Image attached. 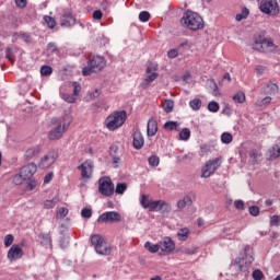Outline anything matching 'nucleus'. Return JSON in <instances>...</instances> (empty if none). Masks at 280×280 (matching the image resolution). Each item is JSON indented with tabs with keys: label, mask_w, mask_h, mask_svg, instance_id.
I'll list each match as a JSON object with an SVG mask.
<instances>
[{
	"label": "nucleus",
	"mask_w": 280,
	"mask_h": 280,
	"mask_svg": "<svg viewBox=\"0 0 280 280\" xmlns=\"http://www.w3.org/2000/svg\"><path fill=\"white\" fill-rule=\"evenodd\" d=\"M160 244V250L163 253H172L174 248H176V245L174 244V241L170 237H165L163 241L159 242Z\"/></svg>",
	"instance_id": "f3484780"
},
{
	"label": "nucleus",
	"mask_w": 280,
	"mask_h": 280,
	"mask_svg": "<svg viewBox=\"0 0 280 280\" xmlns=\"http://www.w3.org/2000/svg\"><path fill=\"white\" fill-rule=\"evenodd\" d=\"M38 166L36 165V163H28L27 165L21 168L20 175L15 176V180H19V178H22L23 180H30L32 176L36 174Z\"/></svg>",
	"instance_id": "ddd939ff"
},
{
	"label": "nucleus",
	"mask_w": 280,
	"mask_h": 280,
	"mask_svg": "<svg viewBox=\"0 0 280 280\" xmlns=\"http://www.w3.org/2000/svg\"><path fill=\"white\" fill-rule=\"evenodd\" d=\"M253 49L262 51V54H276V51H279V46L275 44L272 38L258 35L254 38Z\"/></svg>",
	"instance_id": "f03ea898"
},
{
	"label": "nucleus",
	"mask_w": 280,
	"mask_h": 280,
	"mask_svg": "<svg viewBox=\"0 0 280 280\" xmlns=\"http://www.w3.org/2000/svg\"><path fill=\"white\" fill-rule=\"evenodd\" d=\"M139 21H141V23H148V21H150V12L148 11L140 12Z\"/></svg>",
	"instance_id": "49530a36"
},
{
	"label": "nucleus",
	"mask_w": 280,
	"mask_h": 280,
	"mask_svg": "<svg viewBox=\"0 0 280 280\" xmlns=\"http://www.w3.org/2000/svg\"><path fill=\"white\" fill-rule=\"evenodd\" d=\"M177 237L179 242H187V240L189 238V229L187 228L180 229L177 232Z\"/></svg>",
	"instance_id": "cd10ccee"
},
{
	"label": "nucleus",
	"mask_w": 280,
	"mask_h": 280,
	"mask_svg": "<svg viewBox=\"0 0 280 280\" xmlns=\"http://www.w3.org/2000/svg\"><path fill=\"white\" fill-rule=\"evenodd\" d=\"M58 202H60V199H58V197H54L52 199L45 200L44 209H54L56 205H58Z\"/></svg>",
	"instance_id": "c756f323"
},
{
	"label": "nucleus",
	"mask_w": 280,
	"mask_h": 280,
	"mask_svg": "<svg viewBox=\"0 0 280 280\" xmlns=\"http://www.w3.org/2000/svg\"><path fill=\"white\" fill-rule=\"evenodd\" d=\"M52 179H54V173H48L44 177V183L47 185L48 183H51Z\"/></svg>",
	"instance_id": "338daca9"
},
{
	"label": "nucleus",
	"mask_w": 280,
	"mask_h": 280,
	"mask_svg": "<svg viewBox=\"0 0 280 280\" xmlns=\"http://www.w3.org/2000/svg\"><path fill=\"white\" fill-rule=\"evenodd\" d=\"M234 207L235 209H237L238 211H243L244 209V200L242 199H237L234 201Z\"/></svg>",
	"instance_id": "13d9d810"
},
{
	"label": "nucleus",
	"mask_w": 280,
	"mask_h": 280,
	"mask_svg": "<svg viewBox=\"0 0 280 280\" xmlns=\"http://www.w3.org/2000/svg\"><path fill=\"white\" fill-rule=\"evenodd\" d=\"M233 100L236 104H244L246 102V94H244V92H237L233 96Z\"/></svg>",
	"instance_id": "72a5a7b5"
},
{
	"label": "nucleus",
	"mask_w": 280,
	"mask_h": 280,
	"mask_svg": "<svg viewBox=\"0 0 280 280\" xmlns=\"http://www.w3.org/2000/svg\"><path fill=\"white\" fill-rule=\"evenodd\" d=\"M58 161V150L54 149L47 152L46 155L42 158V160L38 163V167L40 170H49L54 163Z\"/></svg>",
	"instance_id": "9b49d317"
},
{
	"label": "nucleus",
	"mask_w": 280,
	"mask_h": 280,
	"mask_svg": "<svg viewBox=\"0 0 280 280\" xmlns=\"http://www.w3.org/2000/svg\"><path fill=\"white\" fill-rule=\"evenodd\" d=\"M222 160H220V158L208 160L201 170V178H210V176H213V174L220 170Z\"/></svg>",
	"instance_id": "6e6552de"
},
{
	"label": "nucleus",
	"mask_w": 280,
	"mask_h": 280,
	"mask_svg": "<svg viewBox=\"0 0 280 280\" xmlns=\"http://www.w3.org/2000/svg\"><path fill=\"white\" fill-rule=\"evenodd\" d=\"M250 14V10H248V8H243L242 11L236 14L235 16V21L240 22V21H246V19H248Z\"/></svg>",
	"instance_id": "393cba45"
},
{
	"label": "nucleus",
	"mask_w": 280,
	"mask_h": 280,
	"mask_svg": "<svg viewBox=\"0 0 280 280\" xmlns=\"http://www.w3.org/2000/svg\"><path fill=\"white\" fill-rule=\"evenodd\" d=\"M80 91H82V88L80 86V84H78V82L73 83V96L78 97V95L80 94Z\"/></svg>",
	"instance_id": "052dcab7"
},
{
	"label": "nucleus",
	"mask_w": 280,
	"mask_h": 280,
	"mask_svg": "<svg viewBox=\"0 0 280 280\" xmlns=\"http://www.w3.org/2000/svg\"><path fill=\"white\" fill-rule=\"evenodd\" d=\"M93 215V210L89 209V208H83L81 211V217L85 218L86 220H89V218H91Z\"/></svg>",
	"instance_id": "603ef678"
},
{
	"label": "nucleus",
	"mask_w": 280,
	"mask_h": 280,
	"mask_svg": "<svg viewBox=\"0 0 280 280\" xmlns=\"http://www.w3.org/2000/svg\"><path fill=\"white\" fill-rule=\"evenodd\" d=\"M140 205L143 209H149V211H152V206L154 205V200L150 199V196L148 195H141Z\"/></svg>",
	"instance_id": "5701e85b"
},
{
	"label": "nucleus",
	"mask_w": 280,
	"mask_h": 280,
	"mask_svg": "<svg viewBox=\"0 0 280 280\" xmlns=\"http://www.w3.org/2000/svg\"><path fill=\"white\" fill-rule=\"evenodd\" d=\"M144 248L147 250H149V253L154 254V253H159V250H161V245H160V243L151 244L150 242H145L144 243Z\"/></svg>",
	"instance_id": "c85d7f7f"
},
{
	"label": "nucleus",
	"mask_w": 280,
	"mask_h": 280,
	"mask_svg": "<svg viewBox=\"0 0 280 280\" xmlns=\"http://www.w3.org/2000/svg\"><path fill=\"white\" fill-rule=\"evenodd\" d=\"M61 27H73L75 25V18L71 11H65L60 18Z\"/></svg>",
	"instance_id": "dca6fc26"
},
{
	"label": "nucleus",
	"mask_w": 280,
	"mask_h": 280,
	"mask_svg": "<svg viewBox=\"0 0 280 280\" xmlns=\"http://www.w3.org/2000/svg\"><path fill=\"white\" fill-rule=\"evenodd\" d=\"M126 189H128V185L126 183H120L116 185V194H118V196H122V194L126 192Z\"/></svg>",
	"instance_id": "4c0bfd02"
},
{
	"label": "nucleus",
	"mask_w": 280,
	"mask_h": 280,
	"mask_svg": "<svg viewBox=\"0 0 280 280\" xmlns=\"http://www.w3.org/2000/svg\"><path fill=\"white\" fill-rule=\"evenodd\" d=\"M269 159L275 161L276 159H280V142L271 147L268 151Z\"/></svg>",
	"instance_id": "b1692460"
},
{
	"label": "nucleus",
	"mask_w": 280,
	"mask_h": 280,
	"mask_svg": "<svg viewBox=\"0 0 280 280\" xmlns=\"http://www.w3.org/2000/svg\"><path fill=\"white\" fill-rule=\"evenodd\" d=\"M106 67V59L102 56H95L88 63L86 68H83V75H91V73H100Z\"/></svg>",
	"instance_id": "0eeeda50"
},
{
	"label": "nucleus",
	"mask_w": 280,
	"mask_h": 280,
	"mask_svg": "<svg viewBox=\"0 0 280 280\" xmlns=\"http://www.w3.org/2000/svg\"><path fill=\"white\" fill-rule=\"evenodd\" d=\"M208 110L210 113H218L220 110V104L215 101L208 103Z\"/></svg>",
	"instance_id": "58836bf2"
},
{
	"label": "nucleus",
	"mask_w": 280,
	"mask_h": 280,
	"mask_svg": "<svg viewBox=\"0 0 280 280\" xmlns=\"http://www.w3.org/2000/svg\"><path fill=\"white\" fill-rule=\"evenodd\" d=\"M253 261H255V258H253V249L250 246H246L245 257L236 258L234 260L233 268L236 270V272H246L253 265Z\"/></svg>",
	"instance_id": "20e7f679"
},
{
	"label": "nucleus",
	"mask_w": 280,
	"mask_h": 280,
	"mask_svg": "<svg viewBox=\"0 0 280 280\" xmlns=\"http://www.w3.org/2000/svg\"><path fill=\"white\" fill-rule=\"evenodd\" d=\"M259 10L262 14H267L268 16H279V2H277V0L260 1Z\"/></svg>",
	"instance_id": "1a4fd4ad"
},
{
	"label": "nucleus",
	"mask_w": 280,
	"mask_h": 280,
	"mask_svg": "<svg viewBox=\"0 0 280 280\" xmlns=\"http://www.w3.org/2000/svg\"><path fill=\"white\" fill-rule=\"evenodd\" d=\"M78 170L81 172L82 182L86 183L93 176V161L86 160L78 166Z\"/></svg>",
	"instance_id": "4468645a"
},
{
	"label": "nucleus",
	"mask_w": 280,
	"mask_h": 280,
	"mask_svg": "<svg viewBox=\"0 0 280 280\" xmlns=\"http://www.w3.org/2000/svg\"><path fill=\"white\" fill-rule=\"evenodd\" d=\"M91 243L94 246V249L96 250L97 255H110L113 253V248L109 244H107L104 236L100 234H94L91 236Z\"/></svg>",
	"instance_id": "423d86ee"
},
{
	"label": "nucleus",
	"mask_w": 280,
	"mask_h": 280,
	"mask_svg": "<svg viewBox=\"0 0 280 280\" xmlns=\"http://www.w3.org/2000/svg\"><path fill=\"white\" fill-rule=\"evenodd\" d=\"M98 191L102 194V196H106L107 198L109 196H113L115 194V184H113V180L110 177H101L98 180Z\"/></svg>",
	"instance_id": "9d476101"
},
{
	"label": "nucleus",
	"mask_w": 280,
	"mask_h": 280,
	"mask_svg": "<svg viewBox=\"0 0 280 280\" xmlns=\"http://www.w3.org/2000/svg\"><path fill=\"white\" fill-rule=\"evenodd\" d=\"M162 108H163L164 113H172V110H174V101L165 100L162 103Z\"/></svg>",
	"instance_id": "7c9ffc66"
},
{
	"label": "nucleus",
	"mask_w": 280,
	"mask_h": 280,
	"mask_svg": "<svg viewBox=\"0 0 280 280\" xmlns=\"http://www.w3.org/2000/svg\"><path fill=\"white\" fill-rule=\"evenodd\" d=\"M97 222L100 224H115L121 222V214L117 211H107L98 217Z\"/></svg>",
	"instance_id": "f8f14e48"
},
{
	"label": "nucleus",
	"mask_w": 280,
	"mask_h": 280,
	"mask_svg": "<svg viewBox=\"0 0 280 280\" xmlns=\"http://www.w3.org/2000/svg\"><path fill=\"white\" fill-rule=\"evenodd\" d=\"M40 240H43L46 244L51 245V235L49 234H39Z\"/></svg>",
	"instance_id": "680f3d73"
},
{
	"label": "nucleus",
	"mask_w": 280,
	"mask_h": 280,
	"mask_svg": "<svg viewBox=\"0 0 280 280\" xmlns=\"http://www.w3.org/2000/svg\"><path fill=\"white\" fill-rule=\"evenodd\" d=\"M23 257V247L19 244H13L7 254L9 261H16Z\"/></svg>",
	"instance_id": "2eb2a0df"
},
{
	"label": "nucleus",
	"mask_w": 280,
	"mask_h": 280,
	"mask_svg": "<svg viewBox=\"0 0 280 280\" xmlns=\"http://www.w3.org/2000/svg\"><path fill=\"white\" fill-rule=\"evenodd\" d=\"M255 71H256L257 75H264V71H266V67L256 66Z\"/></svg>",
	"instance_id": "774afa93"
},
{
	"label": "nucleus",
	"mask_w": 280,
	"mask_h": 280,
	"mask_svg": "<svg viewBox=\"0 0 280 280\" xmlns=\"http://www.w3.org/2000/svg\"><path fill=\"white\" fill-rule=\"evenodd\" d=\"M71 116L69 114H65L60 118H51V124H57V126L49 131L50 141H58V139H62L65 132L69 130L71 126Z\"/></svg>",
	"instance_id": "f257e3e1"
},
{
	"label": "nucleus",
	"mask_w": 280,
	"mask_h": 280,
	"mask_svg": "<svg viewBox=\"0 0 280 280\" xmlns=\"http://www.w3.org/2000/svg\"><path fill=\"white\" fill-rule=\"evenodd\" d=\"M40 73H42V75H51V73H54V69H51V67L50 66H43L42 68H40Z\"/></svg>",
	"instance_id": "09e8293b"
},
{
	"label": "nucleus",
	"mask_w": 280,
	"mask_h": 280,
	"mask_svg": "<svg viewBox=\"0 0 280 280\" xmlns=\"http://www.w3.org/2000/svg\"><path fill=\"white\" fill-rule=\"evenodd\" d=\"M270 102H272V97L266 96L257 102L258 106H270Z\"/></svg>",
	"instance_id": "8fccbe9b"
},
{
	"label": "nucleus",
	"mask_w": 280,
	"mask_h": 280,
	"mask_svg": "<svg viewBox=\"0 0 280 280\" xmlns=\"http://www.w3.org/2000/svg\"><path fill=\"white\" fill-rule=\"evenodd\" d=\"M171 211H172V206L166 201H164V203H162V210L160 211V213H170Z\"/></svg>",
	"instance_id": "5fc2aeb1"
},
{
	"label": "nucleus",
	"mask_w": 280,
	"mask_h": 280,
	"mask_svg": "<svg viewBox=\"0 0 280 280\" xmlns=\"http://www.w3.org/2000/svg\"><path fill=\"white\" fill-rule=\"evenodd\" d=\"M189 49H191V43H189V40H186L178 46V51H180L182 54H185V51H189Z\"/></svg>",
	"instance_id": "ea45409f"
},
{
	"label": "nucleus",
	"mask_w": 280,
	"mask_h": 280,
	"mask_svg": "<svg viewBox=\"0 0 280 280\" xmlns=\"http://www.w3.org/2000/svg\"><path fill=\"white\" fill-rule=\"evenodd\" d=\"M43 148L40 145H34L28 149H26L24 153L25 161H32V159H35V156H38L40 154Z\"/></svg>",
	"instance_id": "6ab92c4d"
},
{
	"label": "nucleus",
	"mask_w": 280,
	"mask_h": 280,
	"mask_svg": "<svg viewBox=\"0 0 280 280\" xmlns=\"http://www.w3.org/2000/svg\"><path fill=\"white\" fill-rule=\"evenodd\" d=\"M102 16H104V13H102V10H96L93 12V19H95L96 21L102 20Z\"/></svg>",
	"instance_id": "69168bd1"
},
{
	"label": "nucleus",
	"mask_w": 280,
	"mask_h": 280,
	"mask_svg": "<svg viewBox=\"0 0 280 280\" xmlns=\"http://www.w3.org/2000/svg\"><path fill=\"white\" fill-rule=\"evenodd\" d=\"M198 248L197 247H182L180 253L184 255H196Z\"/></svg>",
	"instance_id": "79ce46f5"
},
{
	"label": "nucleus",
	"mask_w": 280,
	"mask_h": 280,
	"mask_svg": "<svg viewBox=\"0 0 280 280\" xmlns=\"http://www.w3.org/2000/svg\"><path fill=\"white\" fill-rule=\"evenodd\" d=\"M178 51H180V50H178V48H177V49H171V50H168V51H167L168 58H178Z\"/></svg>",
	"instance_id": "e2e57ef3"
},
{
	"label": "nucleus",
	"mask_w": 280,
	"mask_h": 280,
	"mask_svg": "<svg viewBox=\"0 0 280 280\" xmlns=\"http://www.w3.org/2000/svg\"><path fill=\"white\" fill-rule=\"evenodd\" d=\"M270 224H271V226H279L280 217L277 215V214L272 215L271 219H270Z\"/></svg>",
	"instance_id": "6e6d98bb"
},
{
	"label": "nucleus",
	"mask_w": 280,
	"mask_h": 280,
	"mask_svg": "<svg viewBox=\"0 0 280 280\" xmlns=\"http://www.w3.org/2000/svg\"><path fill=\"white\" fill-rule=\"evenodd\" d=\"M149 165L150 167H159L160 163H161V159L156 155H151L148 159Z\"/></svg>",
	"instance_id": "f704fd0d"
},
{
	"label": "nucleus",
	"mask_w": 280,
	"mask_h": 280,
	"mask_svg": "<svg viewBox=\"0 0 280 280\" xmlns=\"http://www.w3.org/2000/svg\"><path fill=\"white\" fill-rule=\"evenodd\" d=\"M69 214V209L67 208H60L57 212V218L59 220H65V218H67V215Z\"/></svg>",
	"instance_id": "a18cd8bd"
},
{
	"label": "nucleus",
	"mask_w": 280,
	"mask_h": 280,
	"mask_svg": "<svg viewBox=\"0 0 280 280\" xmlns=\"http://www.w3.org/2000/svg\"><path fill=\"white\" fill-rule=\"evenodd\" d=\"M207 89H209L210 93L214 96L218 97L220 95V90L218 89V83L213 79H209L206 82Z\"/></svg>",
	"instance_id": "4be33fe9"
},
{
	"label": "nucleus",
	"mask_w": 280,
	"mask_h": 280,
	"mask_svg": "<svg viewBox=\"0 0 280 280\" xmlns=\"http://www.w3.org/2000/svg\"><path fill=\"white\" fill-rule=\"evenodd\" d=\"M62 100L65 102H68V104H73V102H75V96L73 94H62Z\"/></svg>",
	"instance_id": "3c124183"
},
{
	"label": "nucleus",
	"mask_w": 280,
	"mask_h": 280,
	"mask_svg": "<svg viewBox=\"0 0 280 280\" xmlns=\"http://www.w3.org/2000/svg\"><path fill=\"white\" fill-rule=\"evenodd\" d=\"M156 132H159V124L156 122V119L151 118L148 121L147 135L148 137H154Z\"/></svg>",
	"instance_id": "412c9836"
},
{
	"label": "nucleus",
	"mask_w": 280,
	"mask_h": 280,
	"mask_svg": "<svg viewBox=\"0 0 280 280\" xmlns=\"http://www.w3.org/2000/svg\"><path fill=\"white\" fill-rule=\"evenodd\" d=\"M191 137V130H189V128H184L180 132H179V140L180 141H189V138Z\"/></svg>",
	"instance_id": "2f4dec72"
},
{
	"label": "nucleus",
	"mask_w": 280,
	"mask_h": 280,
	"mask_svg": "<svg viewBox=\"0 0 280 280\" xmlns=\"http://www.w3.org/2000/svg\"><path fill=\"white\" fill-rule=\"evenodd\" d=\"M47 49L48 51H50V54H54L56 51H58V45H56V43H48L47 45Z\"/></svg>",
	"instance_id": "bf43d9fd"
},
{
	"label": "nucleus",
	"mask_w": 280,
	"mask_h": 280,
	"mask_svg": "<svg viewBox=\"0 0 280 280\" xmlns=\"http://www.w3.org/2000/svg\"><path fill=\"white\" fill-rule=\"evenodd\" d=\"M249 213L254 218H257V215H259V207H257V206L249 207Z\"/></svg>",
	"instance_id": "4d7b16f0"
},
{
	"label": "nucleus",
	"mask_w": 280,
	"mask_h": 280,
	"mask_svg": "<svg viewBox=\"0 0 280 280\" xmlns=\"http://www.w3.org/2000/svg\"><path fill=\"white\" fill-rule=\"evenodd\" d=\"M156 63H149L147 67V73L149 74L144 81L145 82H154L159 78V73H156Z\"/></svg>",
	"instance_id": "aec40b11"
},
{
	"label": "nucleus",
	"mask_w": 280,
	"mask_h": 280,
	"mask_svg": "<svg viewBox=\"0 0 280 280\" xmlns=\"http://www.w3.org/2000/svg\"><path fill=\"white\" fill-rule=\"evenodd\" d=\"M145 145V139L143 138V133H141V130L137 129L133 132V148L135 150H141Z\"/></svg>",
	"instance_id": "a211bd4d"
},
{
	"label": "nucleus",
	"mask_w": 280,
	"mask_h": 280,
	"mask_svg": "<svg viewBox=\"0 0 280 280\" xmlns=\"http://www.w3.org/2000/svg\"><path fill=\"white\" fill-rule=\"evenodd\" d=\"M249 159L250 162L255 165V163L261 159V151L257 149L249 151Z\"/></svg>",
	"instance_id": "bb28decb"
},
{
	"label": "nucleus",
	"mask_w": 280,
	"mask_h": 280,
	"mask_svg": "<svg viewBox=\"0 0 280 280\" xmlns=\"http://www.w3.org/2000/svg\"><path fill=\"white\" fill-rule=\"evenodd\" d=\"M178 121H166L164 124V130H178Z\"/></svg>",
	"instance_id": "e433bc0d"
},
{
	"label": "nucleus",
	"mask_w": 280,
	"mask_h": 280,
	"mask_svg": "<svg viewBox=\"0 0 280 280\" xmlns=\"http://www.w3.org/2000/svg\"><path fill=\"white\" fill-rule=\"evenodd\" d=\"M126 110L114 112L112 113L105 120L107 130H117V128H121L124 124H126Z\"/></svg>",
	"instance_id": "39448f33"
},
{
	"label": "nucleus",
	"mask_w": 280,
	"mask_h": 280,
	"mask_svg": "<svg viewBox=\"0 0 280 280\" xmlns=\"http://www.w3.org/2000/svg\"><path fill=\"white\" fill-rule=\"evenodd\" d=\"M14 244V236L12 234H8L4 236V246L7 248H10Z\"/></svg>",
	"instance_id": "de8ad7c7"
},
{
	"label": "nucleus",
	"mask_w": 280,
	"mask_h": 280,
	"mask_svg": "<svg viewBox=\"0 0 280 280\" xmlns=\"http://www.w3.org/2000/svg\"><path fill=\"white\" fill-rule=\"evenodd\" d=\"M189 106L192 110H200L202 107V101H200V98H194L189 102Z\"/></svg>",
	"instance_id": "473e14b6"
},
{
	"label": "nucleus",
	"mask_w": 280,
	"mask_h": 280,
	"mask_svg": "<svg viewBox=\"0 0 280 280\" xmlns=\"http://www.w3.org/2000/svg\"><path fill=\"white\" fill-rule=\"evenodd\" d=\"M265 93H267V95H277V93H279V85H277V83L267 84Z\"/></svg>",
	"instance_id": "a878e982"
},
{
	"label": "nucleus",
	"mask_w": 280,
	"mask_h": 280,
	"mask_svg": "<svg viewBox=\"0 0 280 280\" xmlns=\"http://www.w3.org/2000/svg\"><path fill=\"white\" fill-rule=\"evenodd\" d=\"M183 200L185 201L187 207H191V205H194V200H196V195L194 192H190L184 196Z\"/></svg>",
	"instance_id": "c9c22d12"
},
{
	"label": "nucleus",
	"mask_w": 280,
	"mask_h": 280,
	"mask_svg": "<svg viewBox=\"0 0 280 280\" xmlns=\"http://www.w3.org/2000/svg\"><path fill=\"white\" fill-rule=\"evenodd\" d=\"M37 185H38V182H36V179H32L27 184V189H30V191H32L33 189H36Z\"/></svg>",
	"instance_id": "0e129e2a"
},
{
	"label": "nucleus",
	"mask_w": 280,
	"mask_h": 280,
	"mask_svg": "<svg viewBox=\"0 0 280 280\" xmlns=\"http://www.w3.org/2000/svg\"><path fill=\"white\" fill-rule=\"evenodd\" d=\"M44 21H45V23H47V25L50 30H54V27H56V20L54 18H51L49 15H45Z\"/></svg>",
	"instance_id": "37998d69"
},
{
	"label": "nucleus",
	"mask_w": 280,
	"mask_h": 280,
	"mask_svg": "<svg viewBox=\"0 0 280 280\" xmlns=\"http://www.w3.org/2000/svg\"><path fill=\"white\" fill-rule=\"evenodd\" d=\"M182 23L192 32H198V30H202V27H205V20H202L200 14L194 11H187L182 19Z\"/></svg>",
	"instance_id": "7ed1b4c3"
},
{
	"label": "nucleus",
	"mask_w": 280,
	"mask_h": 280,
	"mask_svg": "<svg viewBox=\"0 0 280 280\" xmlns=\"http://www.w3.org/2000/svg\"><path fill=\"white\" fill-rule=\"evenodd\" d=\"M252 277L254 280H262L264 279V272L261 270L256 269L253 271Z\"/></svg>",
	"instance_id": "864d4df0"
},
{
	"label": "nucleus",
	"mask_w": 280,
	"mask_h": 280,
	"mask_svg": "<svg viewBox=\"0 0 280 280\" xmlns=\"http://www.w3.org/2000/svg\"><path fill=\"white\" fill-rule=\"evenodd\" d=\"M221 141L222 143H231L233 141V135L229 132H223L221 135Z\"/></svg>",
	"instance_id": "c03bdc74"
},
{
	"label": "nucleus",
	"mask_w": 280,
	"mask_h": 280,
	"mask_svg": "<svg viewBox=\"0 0 280 280\" xmlns=\"http://www.w3.org/2000/svg\"><path fill=\"white\" fill-rule=\"evenodd\" d=\"M165 200H155L152 205V211L151 212H161L163 203Z\"/></svg>",
	"instance_id": "a19ab883"
}]
</instances>
